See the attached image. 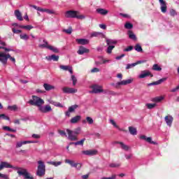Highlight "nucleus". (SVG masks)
<instances>
[{"label": "nucleus", "mask_w": 179, "mask_h": 179, "mask_svg": "<svg viewBox=\"0 0 179 179\" xmlns=\"http://www.w3.org/2000/svg\"><path fill=\"white\" fill-rule=\"evenodd\" d=\"M27 103L30 104V106H36L38 108V110L44 114L50 113V111H52V108L50 105L43 106V104H44V100L36 95H33L32 99H30Z\"/></svg>", "instance_id": "nucleus-1"}, {"label": "nucleus", "mask_w": 179, "mask_h": 179, "mask_svg": "<svg viewBox=\"0 0 179 179\" xmlns=\"http://www.w3.org/2000/svg\"><path fill=\"white\" fill-rule=\"evenodd\" d=\"M8 59L11 60L13 64L16 62V59H15V57H12V56H10L9 53L5 54L3 52H0V62L3 65H6V64H8Z\"/></svg>", "instance_id": "nucleus-2"}, {"label": "nucleus", "mask_w": 179, "mask_h": 179, "mask_svg": "<svg viewBox=\"0 0 179 179\" xmlns=\"http://www.w3.org/2000/svg\"><path fill=\"white\" fill-rule=\"evenodd\" d=\"M79 11L68 10L66 12V17L71 19H85V15H79Z\"/></svg>", "instance_id": "nucleus-3"}, {"label": "nucleus", "mask_w": 179, "mask_h": 179, "mask_svg": "<svg viewBox=\"0 0 179 179\" xmlns=\"http://www.w3.org/2000/svg\"><path fill=\"white\" fill-rule=\"evenodd\" d=\"M66 132L69 135V139L70 141H78V138L75 135H79L80 134V127H78L73 131L66 129Z\"/></svg>", "instance_id": "nucleus-4"}, {"label": "nucleus", "mask_w": 179, "mask_h": 179, "mask_svg": "<svg viewBox=\"0 0 179 179\" xmlns=\"http://www.w3.org/2000/svg\"><path fill=\"white\" fill-rule=\"evenodd\" d=\"M38 170L36 171V176L38 177H43L45 176V164L43 161H38Z\"/></svg>", "instance_id": "nucleus-5"}, {"label": "nucleus", "mask_w": 179, "mask_h": 179, "mask_svg": "<svg viewBox=\"0 0 179 179\" xmlns=\"http://www.w3.org/2000/svg\"><path fill=\"white\" fill-rule=\"evenodd\" d=\"M43 44L39 45L40 48H48V50H50V51H52V52H55V54H58L59 52V49L48 45V42L45 41V39L43 40Z\"/></svg>", "instance_id": "nucleus-6"}, {"label": "nucleus", "mask_w": 179, "mask_h": 179, "mask_svg": "<svg viewBox=\"0 0 179 179\" xmlns=\"http://www.w3.org/2000/svg\"><path fill=\"white\" fill-rule=\"evenodd\" d=\"M15 169L16 170H18L17 173L19 176H23L25 179H34L33 176H30V173H29L26 169H23L19 167H16Z\"/></svg>", "instance_id": "nucleus-7"}, {"label": "nucleus", "mask_w": 179, "mask_h": 179, "mask_svg": "<svg viewBox=\"0 0 179 179\" xmlns=\"http://www.w3.org/2000/svg\"><path fill=\"white\" fill-rule=\"evenodd\" d=\"M91 89H92V91L90 92V93H94V94H99V93H103V87L94 84L91 85Z\"/></svg>", "instance_id": "nucleus-8"}, {"label": "nucleus", "mask_w": 179, "mask_h": 179, "mask_svg": "<svg viewBox=\"0 0 179 179\" xmlns=\"http://www.w3.org/2000/svg\"><path fill=\"white\" fill-rule=\"evenodd\" d=\"M64 162L67 164H70L71 167H75L77 170H80V169H82V164L80 163H75V162L68 159H66Z\"/></svg>", "instance_id": "nucleus-9"}, {"label": "nucleus", "mask_w": 179, "mask_h": 179, "mask_svg": "<svg viewBox=\"0 0 179 179\" xmlns=\"http://www.w3.org/2000/svg\"><path fill=\"white\" fill-rule=\"evenodd\" d=\"M64 162L67 164H70L71 167H75L77 170H80V169H82V164L80 163H75V162L68 159H66Z\"/></svg>", "instance_id": "nucleus-10"}, {"label": "nucleus", "mask_w": 179, "mask_h": 179, "mask_svg": "<svg viewBox=\"0 0 179 179\" xmlns=\"http://www.w3.org/2000/svg\"><path fill=\"white\" fill-rule=\"evenodd\" d=\"M131 83H132V79H128V80H124L121 82H118L116 84H113V86H115V87L118 88L120 86H125Z\"/></svg>", "instance_id": "nucleus-11"}, {"label": "nucleus", "mask_w": 179, "mask_h": 179, "mask_svg": "<svg viewBox=\"0 0 179 179\" xmlns=\"http://www.w3.org/2000/svg\"><path fill=\"white\" fill-rule=\"evenodd\" d=\"M148 76H150V78H153V74L149 71V70H145L141 71V74L138 76L139 79H145V78H148Z\"/></svg>", "instance_id": "nucleus-12"}, {"label": "nucleus", "mask_w": 179, "mask_h": 179, "mask_svg": "<svg viewBox=\"0 0 179 179\" xmlns=\"http://www.w3.org/2000/svg\"><path fill=\"white\" fill-rule=\"evenodd\" d=\"M63 93H66V94H73V93H76L78 90L74 88H71L69 87H64L62 88Z\"/></svg>", "instance_id": "nucleus-13"}, {"label": "nucleus", "mask_w": 179, "mask_h": 179, "mask_svg": "<svg viewBox=\"0 0 179 179\" xmlns=\"http://www.w3.org/2000/svg\"><path fill=\"white\" fill-rule=\"evenodd\" d=\"M83 155L85 156H96L97 155V150H88L82 151Z\"/></svg>", "instance_id": "nucleus-14"}, {"label": "nucleus", "mask_w": 179, "mask_h": 179, "mask_svg": "<svg viewBox=\"0 0 179 179\" xmlns=\"http://www.w3.org/2000/svg\"><path fill=\"white\" fill-rule=\"evenodd\" d=\"M140 139H143V141H146L148 143H150L151 145H157V143L156 141H152V137H147L145 135H141L140 136Z\"/></svg>", "instance_id": "nucleus-15"}, {"label": "nucleus", "mask_w": 179, "mask_h": 179, "mask_svg": "<svg viewBox=\"0 0 179 179\" xmlns=\"http://www.w3.org/2000/svg\"><path fill=\"white\" fill-rule=\"evenodd\" d=\"M161 5V11L162 13H166L167 12V3L164 0H159Z\"/></svg>", "instance_id": "nucleus-16"}, {"label": "nucleus", "mask_w": 179, "mask_h": 179, "mask_svg": "<svg viewBox=\"0 0 179 179\" xmlns=\"http://www.w3.org/2000/svg\"><path fill=\"white\" fill-rule=\"evenodd\" d=\"M77 52L78 54H79V55H83V54H89V52H90V50L83 46H80L79 50Z\"/></svg>", "instance_id": "nucleus-17"}, {"label": "nucleus", "mask_w": 179, "mask_h": 179, "mask_svg": "<svg viewBox=\"0 0 179 179\" xmlns=\"http://www.w3.org/2000/svg\"><path fill=\"white\" fill-rule=\"evenodd\" d=\"M76 43L81 45H86L89 43V40L86 38H77L76 39Z\"/></svg>", "instance_id": "nucleus-18"}, {"label": "nucleus", "mask_w": 179, "mask_h": 179, "mask_svg": "<svg viewBox=\"0 0 179 179\" xmlns=\"http://www.w3.org/2000/svg\"><path fill=\"white\" fill-rule=\"evenodd\" d=\"M45 59H47L48 61L58 62V60L59 59V56L55 55H51L47 56L45 57Z\"/></svg>", "instance_id": "nucleus-19"}, {"label": "nucleus", "mask_w": 179, "mask_h": 179, "mask_svg": "<svg viewBox=\"0 0 179 179\" xmlns=\"http://www.w3.org/2000/svg\"><path fill=\"white\" fill-rule=\"evenodd\" d=\"M173 116L171 115L165 117V122L169 127H171V124H173Z\"/></svg>", "instance_id": "nucleus-20"}, {"label": "nucleus", "mask_w": 179, "mask_h": 179, "mask_svg": "<svg viewBox=\"0 0 179 179\" xmlns=\"http://www.w3.org/2000/svg\"><path fill=\"white\" fill-rule=\"evenodd\" d=\"M166 80L167 78H162L157 81L148 84V86H156L157 85H161V83H163V82H164V80Z\"/></svg>", "instance_id": "nucleus-21"}, {"label": "nucleus", "mask_w": 179, "mask_h": 179, "mask_svg": "<svg viewBox=\"0 0 179 179\" xmlns=\"http://www.w3.org/2000/svg\"><path fill=\"white\" fill-rule=\"evenodd\" d=\"M15 17H17V20H20V22L23 21V17H22V13L19 10H15Z\"/></svg>", "instance_id": "nucleus-22"}, {"label": "nucleus", "mask_w": 179, "mask_h": 179, "mask_svg": "<svg viewBox=\"0 0 179 179\" xmlns=\"http://www.w3.org/2000/svg\"><path fill=\"white\" fill-rule=\"evenodd\" d=\"M81 118V115H76L71 119L70 122L71 124H76L78 121H80Z\"/></svg>", "instance_id": "nucleus-23"}, {"label": "nucleus", "mask_w": 179, "mask_h": 179, "mask_svg": "<svg viewBox=\"0 0 179 179\" xmlns=\"http://www.w3.org/2000/svg\"><path fill=\"white\" fill-rule=\"evenodd\" d=\"M96 12L99 13V15H102L103 16H106L107 13H108V10L104 9V8H97Z\"/></svg>", "instance_id": "nucleus-24"}, {"label": "nucleus", "mask_w": 179, "mask_h": 179, "mask_svg": "<svg viewBox=\"0 0 179 179\" xmlns=\"http://www.w3.org/2000/svg\"><path fill=\"white\" fill-rule=\"evenodd\" d=\"M43 87L45 90H46L47 92H50V90H52V89H55V87L47 83L43 84Z\"/></svg>", "instance_id": "nucleus-25"}, {"label": "nucleus", "mask_w": 179, "mask_h": 179, "mask_svg": "<svg viewBox=\"0 0 179 179\" xmlns=\"http://www.w3.org/2000/svg\"><path fill=\"white\" fill-rule=\"evenodd\" d=\"M1 166H3V169H13V166L6 162H1Z\"/></svg>", "instance_id": "nucleus-26"}, {"label": "nucleus", "mask_w": 179, "mask_h": 179, "mask_svg": "<svg viewBox=\"0 0 179 179\" xmlns=\"http://www.w3.org/2000/svg\"><path fill=\"white\" fill-rule=\"evenodd\" d=\"M129 132H130L131 135H137L138 134L136 128L134 127H129Z\"/></svg>", "instance_id": "nucleus-27"}, {"label": "nucleus", "mask_w": 179, "mask_h": 179, "mask_svg": "<svg viewBox=\"0 0 179 179\" xmlns=\"http://www.w3.org/2000/svg\"><path fill=\"white\" fill-rule=\"evenodd\" d=\"M118 42L113 39H106L107 45H115Z\"/></svg>", "instance_id": "nucleus-28"}, {"label": "nucleus", "mask_w": 179, "mask_h": 179, "mask_svg": "<svg viewBox=\"0 0 179 179\" xmlns=\"http://www.w3.org/2000/svg\"><path fill=\"white\" fill-rule=\"evenodd\" d=\"M164 97L163 96H157L155 97L152 99V101H153V103H160V101H162V100H164Z\"/></svg>", "instance_id": "nucleus-29"}, {"label": "nucleus", "mask_w": 179, "mask_h": 179, "mask_svg": "<svg viewBox=\"0 0 179 179\" xmlns=\"http://www.w3.org/2000/svg\"><path fill=\"white\" fill-rule=\"evenodd\" d=\"M128 34H129V38L134 41L136 40V35H135L132 31H129Z\"/></svg>", "instance_id": "nucleus-30"}, {"label": "nucleus", "mask_w": 179, "mask_h": 179, "mask_svg": "<svg viewBox=\"0 0 179 179\" xmlns=\"http://www.w3.org/2000/svg\"><path fill=\"white\" fill-rule=\"evenodd\" d=\"M134 50L137 51L138 52H143V50L142 49V46L139 45V43H137L135 47Z\"/></svg>", "instance_id": "nucleus-31"}, {"label": "nucleus", "mask_w": 179, "mask_h": 179, "mask_svg": "<svg viewBox=\"0 0 179 179\" xmlns=\"http://www.w3.org/2000/svg\"><path fill=\"white\" fill-rule=\"evenodd\" d=\"M152 71H157V72H160L162 71V67L159 64H155L152 66Z\"/></svg>", "instance_id": "nucleus-32"}, {"label": "nucleus", "mask_w": 179, "mask_h": 179, "mask_svg": "<svg viewBox=\"0 0 179 179\" xmlns=\"http://www.w3.org/2000/svg\"><path fill=\"white\" fill-rule=\"evenodd\" d=\"M23 145H27V142H26V141H20V142H17L15 148H22V146H23Z\"/></svg>", "instance_id": "nucleus-33"}, {"label": "nucleus", "mask_w": 179, "mask_h": 179, "mask_svg": "<svg viewBox=\"0 0 179 179\" xmlns=\"http://www.w3.org/2000/svg\"><path fill=\"white\" fill-rule=\"evenodd\" d=\"M78 108H79V105L75 104L69 107V112L73 113V111H75V110H76Z\"/></svg>", "instance_id": "nucleus-34"}, {"label": "nucleus", "mask_w": 179, "mask_h": 179, "mask_svg": "<svg viewBox=\"0 0 179 179\" xmlns=\"http://www.w3.org/2000/svg\"><path fill=\"white\" fill-rule=\"evenodd\" d=\"M124 27H125V29H127L128 30H131V29H133L134 24H132V23H131V22H127L125 23Z\"/></svg>", "instance_id": "nucleus-35"}, {"label": "nucleus", "mask_w": 179, "mask_h": 179, "mask_svg": "<svg viewBox=\"0 0 179 179\" xmlns=\"http://www.w3.org/2000/svg\"><path fill=\"white\" fill-rule=\"evenodd\" d=\"M114 48H115V45H108V47L106 50L107 54H111V52H113V50H114Z\"/></svg>", "instance_id": "nucleus-36"}, {"label": "nucleus", "mask_w": 179, "mask_h": 179, "mask_svg": "<svg viewBox=\"0 0 179 179\" xmlns=\"http://www.w3.org/2000/svg\"><path fill=\"white\" fill-rule=\"evenodd\" d=\"M85 141H86V138H84L81 139L80 141L75 142L76 146H78V145H80V146H83V143H85Z\"/></svg>", "instance_id": "nucleus-37"}, {"label": "nucleus", "mask_w": 179, "mask_h": 179, "mask_svg": "<svg viewBox=\"0 0 179 179\" xmlns=\"http://www.w3.org/2000/svg\"><path fill=\"white\" fill-rule=\"evenodd\" d=\"M3 129H4V131H8L9 132H16V129H13L8 126H4Z\"/></svg>", "instance_id": "nucleus-38"}, {"label": "nucleus", "mask_w": 179, "mask_h": 179, "mask_svg": "<svg viewBox=\"0 0 179 179\" xmlns=\"http://www.w3.org/2000/svg\"><path fill=\"white\" fill-rule=\"evenodd\" d=\"M121 148L123 149V150L128 151L129 150V147L127 145H125L124 143H120Z\"/></svg>", "instance_id": "nucleus-39"}, {"label": "nucleus", "mask_w": 179, "mask_h": 179, "mask_svg": "<svg viewBox=\"0 0 179 179\" xmlns=\"http://www.w3.org/2000/svg\"><path fill=\"white\" fill-rule=\"evenodd\" d=\"M0 120H6L10 121V118L5 114H0Z\"/></svg>", "instance_id": "nucleus-40"}, {"label": "nucleus", "mask_w": 179, "mask_h": 179, "mask_svg": "<svg viewBox=\"0 0 179 179\" xmlns=\"http://www.w3.org/2000/svg\"><path fill=\"white\" fill-rule=\"evenodd\" d=\"M42 12H45L46 13H48L49 15H53L54 10L47 9V8H42Z\"/></svg>", "instance_id": "nucleus-41"}, {"label": "nucleus", "mask_w": 179, "mask_h": 179, "mask_svg": "<svg viewBox=\"0 0 179 179\" xmlns=\"http://www.w3.org/2000/svg\"><path fill=\"white\" fill-rule=\"evenodd\" d=\"M71 80L73 82V86H76V83L78 82V79L74 75L71 76Z\"/></svg>", "instance_id": "nucleus-42"}, {"label": "nucleus", "mask_w": 179, "mask_h": 179, "mask_svg": "<svg viewBox=\"0 0 179 179\" xmlns=\"http://www.w3.org/2000/svg\"><path fill=\"white\" fill-rule=\"evenodd\" d=\"M29 6H30V8H34V9H36V10H38V12H42V10H43V8L38 7L36 5L30 4Z\"/></svg>", "instance_id": "nucleus-43"}, {"label": "nucleus", "mask_w": 179, "mask_h": 179, "mask_svg": "<svg viewBox=\"0 0 179 179\" xmlns=\"http://www.w3.org/2000/svg\"><path fill=\"white\" fill-rule=\"evenodd\" d=\"M20 37L22 40H25V41L29 40V36L26 34H20Z\"/></svg>", "instance_id": "nucleus-44"}, {"label": "nucleus", "mask_w": 179, "mask_h": 179, "mask_svg": "<svg viewBox=\"0 0 179 179\" xmlns=\"http://www.w3.org/2000/svg\"><path fill=\"white\" fill-rule=\"evenodd\" d=\"M156 103H147L146 104V107L149 109V110H152V108H155V107L156 106Z\"/></svg>", "instance_id": "nucleus-45"}, {"label": "nucleus", "mask_w": 179, "mask_h": 179, "mask_svg": "<svg viewBox=\"0 0 179 179\" xmlns=\"http://www.w3.org/2000/svg\"><path fill=\"white\" fill-rule=\"evenodd\" d=\"M92 37H99V36H103V33L101 32H93L91 34Z\"/></svg>", "instance_id": "nucleus-46"}, {"label": "nucleus", "mask_w": 179, "mask_h": 179, "mask_svg": "<svg viewBox=\"0 0 179 179\" xmlns=\"http://www.w3.org/2000/svg\"><path fill=\"white\" fill-rule=\"evenodd\" d=\"M99 58H100L102 60V64H107L108 62H111L110 59H105L103 56H99Z\"/></svg>", "instance_id": "nucleus-47"}, {"label": "nucleus", "mask_w": 179, "mask_h": 179, "mask_svg": "<svg viewBox=\"0 0 179 179\" xmlns=\"http://www.w3.org/2000/svg\"><path fill=\"white\" fill-rule=\"evenodd\" d=\"M50 164H52V166H55V167L58 166H61L62 162H49Z\"/></svg>", "instance_id": "nucleus-48"}, {"label": "nucleus", "mask_w": 179, "mask_h": 179, "mask_svg": "<svg viewBox=\"0 0 179 179\" xmlns=\"http://www.w3.org/2000/svg\"><path fill=\"white\" fill-rule=\"evenodd\" d=\"M134 50V46L129 45L127 48L124 49L123 51L124 52H129V51H132Z\"/></svg>", "instance_id": "nucleus-49"}, {"label": "nucleus", "mask_w": 179, "mask_h": 179, "mask_svg": "<svg viewBox=\"0 0 179 179\" xmlns=\"http://www.w3.org/2000/svg\"><path fill=\"white\" fill-rule=\"evenodd\" d=\"M17 106H16V105L8 106V110H10L11 111H15V110H17Z\"/></svg>", "instance_id": "nucleus-50"}, {"label": "nucleus", "mask_w": 179, "mask_h": 179, "mask_svg": "<svg viewBox=\"0 0 179 179\" xmlns=\"http://www.w3.org/2000/svg\"><path fill=\"white\" fill-rule=\"evenodd\" d=\"M134 66H136V64L135 63L128 64L126 66V69H131V68H134Z\"/></svg>", "instance_id": "nucleus-51"}, {"label": "nucleus", "mask_w": 179, "mask_h": 179, "mask_svg": "<svg viewBox=\"0 0 179 179\" xmlns=\"http://www.w3.org/2000/svg\"><path fill=\"white\" fill-rule=\"evenodd\" d=\"M170 15L171 16H177V11L172 8L170 10Z\"/></svg>", "instance_id": "nucleus-52"}, {"label": "nucleus", "mask_w": 179, "mask_h": 179, "mask_svg": "<svg viewBox=\"0 0 179 179\" xmlns=\"http://www.w3.org/2000/svg\"><path fill=\"white\" fill-rule=\"evenodd\" d=\"M59 135H61V136H65L66 138V136H68L66 135V132H65V131L64 130H59Z\"/></svg>", "instance_id": "nucleus-53"}, {"label": "nucleus", "mask_w": 179, "mask_h": 179, "mask_svg": "<svg viewBox=\"0 0 179 179\" xmlns=\"http://www.w3.org/2000/svg\"><path fill=\"white\" fill-rule=\"evenodd\" d=\"M86 120H87V122L89 123L90 124H92L94 122L93 119L90 117H87Z\"/></svg>", "instance_id": "nucleus-54"}, {"label": "nucleus", "mask_w": 179, "mask_h": 179, "mask_svg": "<svg viewBox=\"0 0 179 179\" xmlns=\"http://www.w3.org/2000/svg\"><path fill=\"white\" fill-rule=\"evenodd\" d=\"M13 32L15 34H20V33H22V30L20 29H15V28L12 29Z\"/></svg>", "instance_id": "nucleus-55"}, {"label": "nucleus", "mask_w": 179, "mask_h": 179, "mask_svg": "<svg viewBox=\"0 0 179 179\" xmlns=\"http://www.w3.org/2000/svg\"><path fill=\"white\" fill-rule=\"evenodd\" d=\"M109 166L111 167L112 169L120 167V164L112 163L109 165Z\"/></svg>", "instance_id": "nucleus-56"}, {"label": "nucleus", "mask_w": 179, "mask_h": 179, "mask_svg": "<svg viewBox=\"0 0 179 179\" xmlns=\"http://www.w3.org/2000/svg\"><path fill=\"white\" fill-rule=\"evenodd\" d=\"M69 66H64V65H60L59 68L60 69H63V71H68Z\"/></svg>", "instance_id": "nucleus-57"}, {"label": "nucleus", "mask_w": 179, "mask_h": 179, "mask_svg": "<svg viewBox=\"0 0 179 179\" xmlns=\"http://www.w3.org/2000/svg\"><path fill=\"white\" fill-rule=\"evenodd\" d=\"M120 15L122 16V17H125V18H127V19H131V16L128 14H124L122 13H120Z\"/></svg>", "instance_id": "nucleus-58"}, {"label": "nucleus", "mask_w": 179, "mask_h": 179, "mask_svg": "<svg viewBox=\"0 0 179 179\" xmlns=\"http://www.w3.org/2000/svg\"><path fill=\"white\" fill-rule=\"evenodd\" d=\"M64 33H66L67 34H72V28H69L68 29L64 30Z\"/></svg>", "instance_id": "nucleus-59"}, {"label": "nucleus", "mask_w": 179, "mask_h": 179, "mask_svg": "<svg viewBox=\"0 0 179 179\" xmlns=\"http://www.w3.org/2000/svg\"><path fill=\"white\" fill-rule=\"evenodd\" d=\"M34 27L31 25H24V29H25L26 30H31V29H33Z\"/></svg>", "instance_id": "nucleus-60"}, {"label": "nucleus", "mask_w": 179, "mask_h": 179, "mask_svg": "<svg viewBox=\"0 0 179 179\" xmlns=\"http://www.w3.org/2000/svg\"><path fill=\"white\" fill-rule=\"evenodd\" d=\"M115 178H117V176H115V175H112L111 177H108V178H107V177H103V178H102L101 179H115Z\"/></svg>", "instance_id": "nucleus-61"}, {"label": "nucleus", "mask_w": 179, "mask_h": 179, "mask_svg": "<svg viewBox=\"0 0 179 179\" xmlns=\"http://www.w3.org/2000/svg\"><path fill=\"white\" fill-rule=\"evenodd\" d=\"M110 124L115 127V128H118V126L117 125V123L113 120H110Z\"/></svg>", "instance_id": "nucleus-62"}, {"label": "nucleus", "mask_w": 179, "mask_h": 179, "mask_svg": "<svg viewBox=\"0 0 179 179\" xmlns=\"http://www.w3.org/2000/svg\"><path fill=\"white\" fill-rule=\"evenodd\" d=\"M91 72L92 73H97V72H100V69L99 68H94L91 70Z\"/></svg>", "instance_id": "nucleus-63"}, {"label": "nucleus", "mask_w": 179, "mask_h": 179, "mask_svg": "<svg viewBox=\"0 0 179 179\" xmlns=\"http://www.w3.org/2000/svg\"><path fill=\"white\" fill-rule=\"evenodd\" d=\"M32 138H34V139H40V138H41V136H40V135H38V134H32Z\"/></svg>", "instance_id": "nucleus-64"}]
</instances>
